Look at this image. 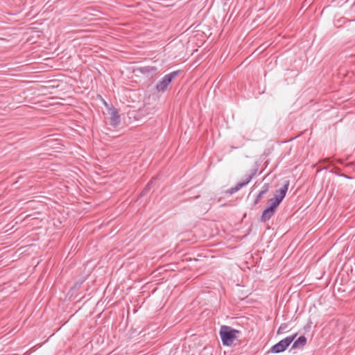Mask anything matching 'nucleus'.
Returning a JSON list of instances; mask_svg holds the SVG:
<instances>
[{
    "label": "nucleus",
    "mask_w": 355,
    "mask_h": 355,
    "mask_svg": "<svg viewBox=\"0 0 355 355\" xmlns=\"http://www.w3.org/2000/svg\"><path fill=\"white\" fill-rule=\"evenodd\" d=\"M289 186V181H286L284 184L275 192L274 197L270 200V205L263 210L261 219L266 222L268 220L275 214L278 206L284 198Z\"/></svg>",
    "instance_id": "1"
},
{
    "label": "nucleus",
    "mask_w": 355,
    "mask_h": 355,
    "mask_svg": "<svg viewBox=\"0 0 355 355\" xmlns=\"http://www.w3.org/2000/svg\"><path fill=\"white\" fill-rule=\"evenodd\" d=\"M219 333L222 343L225 346H231L240 334L239 331L225 325L220 327Z\"/></svg>",
    "instance_id": "2"
},
{
    "label": "nucleus",
    "mask_w": 355,
    "mask_h": 355,
    "mask_svg": "<svg viewBox=\"0 0 355 355\" xmlns=\"http://www.w3.org/2000/svg\"><path fill=\"white\" fill-rule=\"evenodd\" d=\"M327 165H322L321 163L320 169H317V175L323 178H334V176H340L341 178H350L346 174L340 173L336 168V167L330 164L329 159H327Z\"/></svg>",
    "instance_id": "3"
},
{
    "label": "nucleus",
    "mask_w": 355,
    "mask_h": 355,
    "mask_svg": "<svg viewBox=\"0 0 355 355\" xmlns=\"http://www.w3.org/2000/svg\"><path fill=\"white\" fill-rule=\"evenodd\" d=\"M180 71H172L165 75L156 85V89L158 92L166 91L168 85L178 75Z\"/></svg>",
    "instance_id": "4"
},
{
    "label": "nucleus",
    "mask_w": 355,
    "mask_h": 355,
    "mask_svg": "<svg viewBox=\"0 0 355 355\" xmlns=\"http://www.w3.org/2000/svg\"><path fill=\"white\" fill-rule=\"evenodd\" d=\"M297 334L291 336H288L284 339L280 340L279 343H277L270 348V352L274 354H277L284 352L294 340Z\"/></svg>",
    "instance_id": "5"
},
{
    "label": "nucleus",
    "mask_w": 355,
    "mask_h": 355,
    "mask_svg": "<svg viewBox=\"0 0 355 355\" xmlns=\"http://www.w3.org/2000/svg\"><path fill=\"white\" fill-rule=\"evenodd\" d=\"M262 161H257L252 166L250 171L246 174V178H254V176L259 175L262 173L263 169L260 168Z\"/></svg>",
    "instance_id": "6"
},
{
    "label": "nucleus",
    "mask_w": 355,
    "mask_h": 355,
    "mask_svg": "<svg viewBox=\"0 0 355 355\" xmlns=\"http://www.w3.org/2000/svg\"><path fill=\"white\" fill-rule=\"evenodd\" d=\"M108 113L110 116L111 125L114 127L118 125L121 122V118L118 110L115 107H112L109 109Z\"/></svg>",
    "instance_id": "7"
},
{
    "label": "nucleus",
    "mask_w": 355,
    "mask_h": 355,
    "mask_svg": "<svg viewBox=\"0 0 355 355\" xmlns=\"http://www.w3.org/2000/svg\"><path fill=\"white\" fill-rule=\"evenodd\" d=\"M306 343V338L302 336L299 337L293 344L292 348H302Z\"/></svg>",
    "instance_id": "8"
},
{
    "label": "nucleus",
    "mask_w": 355,
    "mask_h": 355,
    "mask_svg": "<svg viewBox=\"0 0 355 355\" xmlns=\"http://www.w3.org/2000/svg\"><path fill=\"white\" fill-rule=\"evenodd\" d=\"M250 180V179H248V180H247L245 182L236 184V185L235 187H233L229 189V191H228L229 193L230 194H233V193H236V191L240 190L242 187L247 185L248 184Z\"/></svg>",
    "instance_id": "9"
},
{
    "label": "nucleus",
    "mask_w": 355,
    "mask_h": 355,
    "mask_svg": "<svg viewBox=\"0 0 355 355\" xmlns=\"http://www.w3.org/2000/svg\"><path fill=\"white\" fill-rule=\"evenodd\" d=\"M287 328H288V324L286 323L281 324V325L279 327V328L277 329V334H284Z\"/></svg>",
    "instance_id": "10"
},
{
    "label": "nucleus",
    "mask_w": 355,
    "mask_h": 355,
    "mask_svg": "<svg viewBox=\"0 0 355 355\" xmlns=\"http://www.w3.org/2000/svg\"><path fill=\"white\" fill-rule=\"evenodd\" d=\"M270 189V184L268 183H265L262 187L261 191H259L261 193V195H264Z\"/></svg>",
    "instance_id": "11"
},
{
    "label": "nucleus",
    "mask_w": 355,
    "mask_h": 355,
    "mask_svg": "<svg viewBox=\"0 0 355 355\" xmlns=\"http://www.w3.org/2000/svg\"><path fill=\"white\" fill-rule=\"evenodd\" d=\"M263 195H261V193L259 192L255 199V203H258L260 199L262 198Z\"/></svg>",
    "instance_id": "12"
},
{
    "label": "nucleus",
    "mask_w": 355,
    "mask_h": 355,
    "mask_svg": "<svg viewBox=\"0 0 355 355\" xmlns=\"http://www.w3.org/2000/svg\"><path fill=\"white\" fill-rule=\"evenodd\" d=\"M151 184H152V182H149V183L148 184V185L146 186V189L144 190V191H143V192H145V191H146L147 190H148V189H149V187H150V185Z\"/></svg>",
    "instance_id": "13"
},
{
    "label": "nucleus",
    "mask_w": 355,
    "mask_h": 355,
    "mask_svg": "<svg viewBox=\"0 0 355 355\" xmlns=\"http://www.w3.org/2000/svg\"><path fill=\"white\" fill-rule=\"evenodd\" d=\"M270 175V173H268L266 175L263 176V178H267Z\"/></svg>",
    "instance_id": "14"
}]
</instances>
